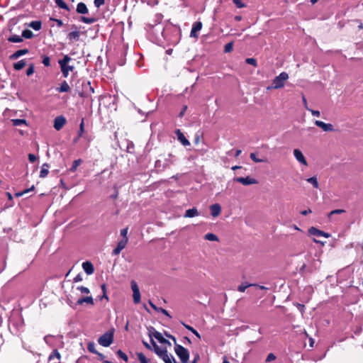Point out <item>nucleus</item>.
<instances>
[{"label":"nucleus","mask_w":363,"mask_h":363,"mask_svg":"<svg viewBox=\"0 0 363 363\" xmlns=\"http://www.w3.org/2000/svg\"><path fill=\"white\" fill-rule=\"evenodd\" d=\"M308 234L310 235H313L315 237H321L323 236L325 238H329L330 235L327 233H325L324 231H322L315 227H311L308 229Z\"/></svg>","instance_id":"nucleus-8"},{"label":"nucleus","mask_w":363,"mask_h":363,"mask_svg":"<svg viewBox=\"0 0 363 363\" xmlns=\"http://www.w3.org/2000/svg\"><path fill=\"white\" fill-rule=\"evenodd\" d=\"M294 155L296 160L298 162H300L301 164H302L305 166L308 165V162H307L304 155H303L302 152L300 150H298V149L294 150Z\"/></svg>","instance_id":"nucleus-11"},{"label":"nucleus","mask_w":363,"mask_h":363,"mask_svg":"<svg viewBox=\"0 0 363 363\" xmlns=\"http://www.w3.org/2000/svg\"><path fill=\"white\" fill-rule=\"evenodd\" d=\"M60 92H67L70 90V87L66 81H64L60 87L57 89Z\"/></svg>","instance_id":"nucleus-27"},{"label":"nucleus","mask_w":363,"mask_h":363,"mask_svg":"<svg viewBox=\"0 0 363 363\" xmlns=\"http://www.w3.org/2000/svg\"><path fill=\"white\" fill-rule=\"evenodd\" d=\"M128 239H122L121 241H119L117 244L116 247L113 250L112 255H119L120 252H121V250H123L125 247V246L128 243Z\"/></svg>","instance_id":"nucleus-10"},{"label":"nucleus","mask_w":363,"mask_h":363,"mask_svg":"<svg viewBox=\"0 0 363 363\" xmlns=\"http://www.w3.org/2000/svg\"><path fill=\"white\" fill-rule=\"evenodd\" d=\"M55 2L60 9H65L67 11H70V9L63 0H55Z\"/></svg>","instance_id":"nucleus-29"},{"label":"nucleus","mask_w":363,"mask_h":363,"mask_svg":"<svg viewBox=\"0 0 363 363\" xmlns=\"http://www.w3.org/2000/svg\"><path fill=\"white\" fill-rule=\"evenodd\" d=\"M252 286V284H247V283H242V284H240L238 288V290L240 292H244L245 291V289L247 288H248L249 286Z\"/></svg>","instance_id":"nucleus-43"},{"label":"nucleus","mask_w":363,"mask_h":363,"mask_svg":"<svg viewBox=\"0 0 363 363\" xmlns=\"http://www.w3.org/2000/svg\"><path fill=\"white\" fill-rule=\"evenodd\" d=\"M187 109V106H184L180 113H179V117L182 118L184 116L185 111Z\"/></svg>","instance_id":"nucleus-59"},{"label":"nucleus","mask_w":363,"mask_h":363,"mask_svg":"<svg viewBox=\"0 0 363 363\" xmlns=\"http://www.w3.org/2000/svg\"><path fill=\"white\" fill-rule=\"evenodd\" d=\"M149 304L156 311H158L160 309V308L157 307L151 301H149Z\"/></svg>","instance_id":"nucleus-64"},{"label":"nucleus","mask_w":363,"mask_h":363,"mask_svg":"<svg viewBox=\"0 0 363 363\" xmlns=\"http://www.w3.org/2000/svg\"><path fill=\"white\" fill-rule=\"evenodd\" d=\"M131 289L133 290V293L140 291L138 286L135 281H131Z\"/></svg>","instance_id":"nucleus-48"},{"label":"nucleus","mask_w":363,"mask_h":363,"mask_svg":"<svg viewBox=\"0 0 363 363\" xmlns=\"http://www.w3.org/2000/svg\"><path fill=\"white\" fill-rule=\"evenodd\" d=\"M128 228H123L121 230V235L123 236V239H128Z\"/></svg>","instance_id":"nucleus-55"},{"label":"nucleus","mask_w":363,"mask_h":363,"mask_svg":"<svg viewBox=\"0 0 363 363\" xmlns=\"http://www.w3.org/2000/svg\"><path fill=\"white\" fill-rule=\"evenodd\" d=\"M33 72H34V66H33V65H30L26 70V74L28 76H30L33 74Z\"/></svg>","instance_id":"nucleus-53"},{"label":"nucleus","mask_w":363,"mask_h":363,"mask_svg":"<svg viewBox=\"0 0 363 363\" xmlns=\"http://www.w3.org/2000/svg\"><path fill=\"white\" fill-rule=\"evenodd\" d=\"M67 38L70 41H74V40L77 41V40H78L79 38V32L78 30H74V31L70 32L67 35Z\"/></svg>","instance_id":"nucleus-25"},{"label":"nucleus","mask_w":363,"mask_h":363,"mask_svg":"<svg viewBox=\"0 0 363 363\" xmlns=\"http://www.w3.org/2000/svg\"><path fill=\"white\" fill-rule=\"evenodd\" d=\"M28 160L30 162H35L37 160V157L33 154H29L28 155Z\"/></svg>","instance_id":"nucleus-58"},{"label":"nucleus","mask_w":363,"mask_h":363,"mask_svg":"<svg viewBox=\"0 0 363 363\" xmlns=\"http://www.w3.org/2000/svg\"><path fill=\"white\" fill-rule=\"evenodd\" d=\"M51 20L55 21L56 22L57 26L58 27H62V25H63V22H62V21H61V20H60V19H54V18H51Z\"/></svg>","instance_id":"nucleus-62"},{"label":"nucleus","mask_w":363,"mask_h":363,"mask_svg":"<svg viewBox=\"0 0 363 363\" xmlns=\"http://www.w3.org/2000/svg\"><path fill=\"white\" fill-rule=\"evenodd\" d=\"M113 341V332L108 331L103 334L99 339L98 342L103 347L110 346Z\"/></svg>","instance_id":"nucleus-5"},{"label":"nucleus","mask_w":363,"mask_h":363,"mask_svg":"<svg viewBox=\"0 0 363 363\" xmlns=\"http://www.w3.org/2000/svg\"><path fill=\"white\" fill-rule=\"evenodd\" d=\"M154 336L160 343L170 345V342L167 339H165L160 333L156 332Z\"/></svg>","instance_id":"nucleus-31"},{"label":"nucleus","mask_w":363,"mask_h":363,"mask_svg":"<svg viewBox=\"0 0 363 363\" xmlns=\"http://www.w3.org/2000/svg\"><path fill=\"white\" fill-rule=\"evenodd\" d=\"M66 121V118L62 116L56 117L54 120L53 125L55 129L57 130H61L62 127L65 125Z\"/></svg>","instance_id":"nucleus-9"},{"label":"nucleus","mask_w":363,"mask_h":363,"mask_svg":"<svg viewBox=\"0 0 363 363\" xmlns=\"http://www.w3.org/2000/svg\"><path fill=\"white\" fill-rule=\"evenodd\" d=\"M250 159H251L253 162H256V163L265 162H267V159H263V158H261V159H260V158L257 157V156H256V153H255V152H252V153H250Z\"/></svg>","instance_id":"nucleus-34"},{"label":"nucleus","mask_w":363,"mask_h":363,"mask_svg":"<svg viewBox=\"0 0 363 363\" xmlns=\"http://www.w3.org/2000/svg\"><path fill=\"white\" fill-rule=\"evenodd\" d=\"M26 62L24 60H21L13 64V68L16 70H21L26 66Z\"/></svg>","instance_id":"nucleus-33"},{"label":"nucleus","mask_w":363,"mask_h":363,"mask_svg":"<svg viewBox=\"0 0 363 363\" xmlns=\"http://www.w3.org/2000/svg\"><path fill=\"white\" fill-rule=\"evenodd\" d=\"M210 211L211 216L215 218L220 215L221 207L218 203H215L210 206Z\"/></svg>","instance_id":"nucleus-18"},{"label":"nucleus","mask_w":363,"mask_h":363,"mask_svg":"<svg viewBox=\"0 0 363 363\" xmlns=\"http://www.w3.org/2000/svg\"><path fill=\"white\" fill-rule=\"evenodd\" d=\"M77 290L79 291L82 294H88L90 293V290L85 286H77Z\"/></svg>","instance_id":"nucleus-41"},{"label":"nucleus","mask_w":363,"mask_h":363,"mask_svg":"<svg viewBox=\"0 0 363 363\" xmlns=\"http://www.w3.org/2000/svg\"><path fill=\"white\" fill-rule=\"evenodd\" d=\"M315 125H317L318 127L322 128L323 130L325 131V132H330V131L334 130L333 125L331 123H325L323 121L316 120L315 121Z\"/></svg>","instance_id":"nucleus-12"},{"label":"nucleus","mask_w":363,"mask_h":363,"mask_svg":"<svg viewBox=\"0 0 363 363\" xmlns=\"http://www.w3.org/2000/svg\"><path fill=\"white\" fill-rule=\"evenodd\" d=\"M245 62H246L247 64L252 65L254 67H257V60L255 58H252V57L247 58L245 60Z\"/></svg>","instance_id":"nucleus-46"},{"label":"nucleus","mask_w":363,"mask_h":363,"mask_svg":"<svg viewBox=\"0 0 363 363\" xmlns=\"http://www.w3.org/2000/svg\"><path fill=\"white\" fill-rule=\"evenodd\" d=\"M82 268L84 271L88 275H91L94 272V268L91 262L86 261L82 263Z\"/></svg>","instance_id":"nucleus-16"},{"label":"nucleus","mask_w":363,"mask_h":363,"mask_svg":"<svg viewBox=\"0 0 363 363\" xmlns=\"http://www.w3.org/2000/svg\"><path fill=\"white\" fill-rule=\"evenodd\" d=\"M82 163V160L81 159L76 160L73 162L72 167L69 168V171L71 172H74L77 167Z\"/></svg>","instance_id":"nucleus-32"},{"label":"nucleus","mask_w":363,"mask_h":363,"mask_svg":"<svg viewBox=\"0 0 363 363\" xmlns=\"http://www.w3.org/2000/svg\"><path fill=\"white\" fill-rule=\"evenodd\" d=\"M24 325V320L19 314L13 315L9 320V328L11 332L15 335H18L21 332Z\"/></svg>","instance_id":"nucleus-1"},{"label":"nucleus","mask_w":363,"mask_h":363,"mask_svg":"<svg viewBox=\"0 0 363 363\" xmlns=\"http://www.w3.org/2000/svg\"><path fill=\"white\" fill-rule=\"evenodd\" d=\"M76 11L79 14H86L89 13L86 5L83 2H79L77 4Z\"/></svg>","instance_id":"nucleus-19"},{"label":"nucleus","mask_w":363,"mask_h":363,"mask_svg":"<svg viewBox=\"0 0 363 363\" xmlns=\"http://www.w3.org/2000/svg\"><path fill=\"white\" fill-rule=\"evenodd\" d=\"M345 212V210H342V209H336V210H333L332 211L328 216L330 217L332 215H334V214H340V213H342Z\"/></svg>","instance_id":"nucleus-54"},{"label":"nucleus","mask_w":363,"mask_h":363,"mask_svg":"<svg viewBox=\"0 0 363 363\" xmlns=\"http://www.w3.org/2000/svg\"><path fill=\"white\" fill-rule=\"evenodd\" d=\"M29 26L35 30H39L41 28L42 23L40 21H33L30 23Z\"/></svg>","instance_id":"nucleus-30"},{"label":"nucleus","mask_w":363,"mask_h":363,"mask_svg":"<svg viewBox=\"0 0 363 363\" xmlns=\"http://www.w3.org/2000/svg\"><path fill=\"white\" fill-rule=\"evenodd\" d=\"M234 181L237 182L238 183L242 184L244 186H248L252 184H256L258 183L257 180L250 177H235L234 178Z\"/></svg>","instance_id":"nucleus-6"},{"label":"nucleus","mask_w":363,"mask_h":363,"mask_svg":"<svg viewBox=\"0 0 363 363\" xmlns=\"http://www.w3.org/2000/svg\"><path fill=\"white\" fill-rule=\"evenodd\" d=\"M175 160V157L172 154H169L168 157L165 158L164 161L163 162L162 169L169 168L171 165H172L174 163Z\"/></svg>","instance_id":"nucleus-15"},{"label":"nucleus","mask_w":363,"mask_h":363,"mask_svg":"<svg viewBox=\"0 0 363 363\" xmlns=\"http://www.w3.org/2000/svg\"><path fill=\"white\" fill-rule=\"evenodd\" d=\"M175 133L177 136V139L184 146L190 145L189 141L186 138L184 135L182 133V131L179 129L176 130Z\"/></svg>","instance_id":"nucleus-14"},{"label":"nucleus","mask_w":363,"mask_h":363,"mask_svg":"<svg viewBox=\"0 0 363 363\" xmlns=\"http://www.w3.org/2000/svg\"><path fill=\"white\" fill-rule=\"evenodd\" d=\"M71 60L72 58L67 55H65L62 59L58 60V64L64 77H67L69 72H72L74 69V66L69 65Z\"/></svg>","instance_id":"nucleus-2"},{"label":"nucleus","mask_w":363,"mask_h":363,"mask_svg":"<svg viewBox=\"0 0 363 363\" xmlns=\"http://www.w3.org/2000/svg\"><path fill=\"white\" fill-rule=\"evenodd\" d=\"M133 302L135 303H139L140 302V291H138V292H133Z\"/></svg>","instance_id":"nucleus-39"},{"label":"nucleus","mask_w":363,"mask_h":363,"mask_svg":"<svg viewBox=\"0 0 363 363\" xmlns=\"http://www.w3.org/2000/svg\"><path fill=\"white\" fill-rule=\"evenodd\" d=\"M105 3V0H94V4L96 8L101 7Z\"/></svg>","instance_id":"nucleus-50"},{"label":"nucleus","mask_w":363,"mask_h":363,"mask_svg":"<svg viewBox=\"0 0 363 363\" xmlns=\"http://www.w3.org/2000/svg\"><path fill=\"white\" fill-rule=\"evenodd\" d=\"M199 215L198 210L196 208H192L186 211L184 217L185 218H193Z\"/></svg>","instance_id":"nucleus-22"},{"label":"nucleus","mask_w":363,"mask_h":363,"mask_svg":"<svg viewBox=\"0 0 363 363\" xmlns=\"http://www.w3.org/2000/svg\"><path fill=\"white\" fill-rule=\"evenodd\" d=\"M84 119L82 120V122L79 125V132H78V135H79V137H82L84 132Z\"/></svg>","instance_id":"nucleus-47"},{"label":"nucleus","mask_w":363,"mask_h":363,"mask_svg":"<svg viewBox=\"0 0 363 363\" xmlns=\"http://www.w3.org/2000/svg\"><path fill=\"white\" fill-rule=\"evenodd\" d=\"M202 23L201 21L194 22L192 25L191 30L190 33V37L198 38V32L202 28Z\"/></svg>","instance_id":"nucleus-7"},{"label":"nucleus","mask_w":363,"mask_h":363,"mask_svg":"<svg viewBox=\"0 0 363 363\" xmlns=\"http://www.w3.org/2000/svg\"><path fill=\"white\" fill-rule=\"evenodd\" d=\"M84 303H86L87 304L93 305L94 299H93L92 296H90L83 297V298H79L77 301V305H82Z\"/></svg>","instance_id":"nucleus-21"},{"label":"nucleus","mask_w":363,"mask_h":363,"mask_svg":"<svg viewBox=\"0 0 363 363\" xmlns=\"http://www.w3.org/2000/svg\"><path fill=\"white\" fill-rule=\"evenodd\" d=\"M60 354L58 352V351L56 350H53L48 357V361L50 363H52L54 362H60Z\"/></svg>","instance_id":"nucleus-20"},{"label":"nucleus","mask_w":363,"mask_h":363,"mask_svg":"<svg viewBox=\"0 0 363 363\" xmlns=\"http://www.w3.org/2000/svg\"><path fill=\"white\" fill-rule=\"evenodd\" d=\"M157 312H161L164 315L168 316L169 318H171V315H169V312L166 309H164L162 308H160V309L158 310Z\"/></svg>","instance_id":"nucleus-57"},{"label":"nucleus","mask_w":363,"mask_h":363,"mask_svg":"<svg viewBox=\"0 0 363 363\" xmlns=\"http://www.w3.org/2000/svg\"><path fill=\"white\" fill-rule=\"evenodd\" d=\"M233 43L230 42V43H227L225 45L224 52H230L233 50Z\"/></svg>","instance_id":"nucleus-42"},{"label":"nucleus","mask_w":363,"mask_h":363,"mask_svg":"<svg viewBox=\"0 0 363 363\" xmlns=\"http://www.w3.org/2000/svg\"><path fill=\"white\" fill-rule=\"evenodd\" d=\"M162 164H163V162L158 160L155 162V167L159 169H162Z\"/></svg>","instance_id":"nucleus-56"},{"label":"nucleus","mask_w":363,"mask_h":363,"mask_svg":"<svg viewBox=\"0 0 363 363\" xmlns=\"http://www.w3.org/2000/svg\"><path fill=\"white\" fill-rule=\"evenodd\" d=\"M151 343L153 347L154 352L160 357H163L164 354L167 352V350L166 348H161L160 347L157 343L153 340L152 338L150 339Z\"/></svg>","instance_id":"nucleus-13"},{"label":"nucleus","mask_w":363,"mask_h":363,"mask_svg":"<svg viewBox=\"0 0 363 363\" xmlns=\"http://www.w3.org/2000/svg\"><path fill=\"white\" fill-rule=\"evenodd\" d=\"M11 122L13 126L28 125L27 121L25 119H11Z\"/></svg>","instance_id":"nucleus-28"},{"label":"nucleus","mask_w":363,"mask_h":363,"mask_svg":"<svg viewBox=\"0 0 363 363\" xmlns=\"http://www.w3.org/2000/svg\"><path fill=\"white\" fill-rule=\"evenodd\" d=\"M23 38L30 39L33 37V33L31 30L26 29L22 32Z\"/></svg>","instance_id":"nucleus-36"},{"label":"nucleus","mask_w":363,"mask_h":363,"mask_svg":"<svg viewBox=\"0 0 363 363\" xmlns=\"http://www.w3.org/2000/svg\"><path fill=\"white\" fill-rule=\"evenodd\" d=\"M28 52H29V50L26 48L18 50L16 51L14 53H13L12 55H11L9 56V59L14 60L19 58L22 55L28 54Z\"/></svg>","instance_id":"nucleus-17"},{"label":"nucleus","mask_w":363,"mask_h":363,"mask_svg":"<svg viewBox=\"0 0 363 363\" xmlns=\"http://www.w3.org/2000/svg\"><path fill=\"white\" fill-rule=\"evenodd\" d=\"M80 21L86 24H92L96 21V18L94 17L81 16Z\"/></svg>","instance_id":"nucleus-26"},{"label":"nucleus","mask_w":363,"mask_h":363,"mask_svg":"<svg viewBox=\"0 0 363 363\" xmlns=\"http://www.w3.org/2000/svg\"><path fill=\"white\" fill-rule=\"evenodd\" d=\"M48 168H49V165L47 163H45L42 165L41 170L40 172V175H39L40 178H45L47 177V175L48 174V172H49Z\"/></svg>","instance_id":"nucleus-24"},{"label":"nucleus","mask_w":363,"mask_h":363,"mask_svg":"<svg viewBox=\"0 0 363 363\" xmlns=\"http://www.w3.org/2000/svg\"><path fill=\"white\" fill-rule=\"evenodd\" d=\"M138 358L140 363H148V360L143 353H138Z\"/></svg>","instance_id":"nucleus-44"},{"label":"nucleus","mask_w":363,"mask_h":363,"mask_svg":"<svg viewBox=\"0 0 363 363\" xmlns=\"http://www.w3.org/2000/svg\"><path fill=\"white\" fill-rule=\"evenodd\" d=\"M43 64L46 66V67H49L50 65V59L49 57L48 56H45L43 57Z\"/></svg>","instance_id":"nucleus-52"},{"label":"nucleus","mask_w":363,"mask_h":363,"mask_svg":"<svg viewBox=\"0 0 363 363\" xmlns=\"http://www.w3.org/2000/svg\"><path fill=\"white\" fill-rule=\"evenodd\" d=\"M233 3L239 9L245 7V4L242 3V0H233Z\"/></svg>","instance_id":"nucleus-51"},{"label":"nucleus","mask_w":363,"mask_h":363,"mask_svg":"<svg viewBox=\"0 0 363 363\" xmlns=\"http://www.w3.org/2000/svg\"><path fill=\"white\" fill-rule=\"evenodd\" d=\"M199 354L196 353L191 363H197L198 361L199 360Z\"/></svg>","instance_id":"nucleus-63"},{"label":"nucleus","mask_w":363,"mask_h":363,"mask_svg":"<svg viewBox=\"0 0 363 363\" xmlns=\"http://www.w3.org/2000/svg\"><path fill=\"white\" fill-rule=\"evenodd\" d=\"M116 354H117L118 357L123 359L125 362L128 361V356L123 352H122L121 350H118Z\"/></svg>","instance_id":"nucleus-45"},{"label":"nucleus","mask_w":363,"mask_h":363,"mask_svg":"<svg viewBox=\"0 0 363 363\" xmlns=\"http://www.w3.org/2000/svg\"><path fill=\"white\" fill-rule=\"evenodd\" d=\"M204 238L209 241H218V238L213 233H207L205 235Z\"/></svg>","instance_id":"nucleus-37"},{"label":"nucleus","mask_w":363,"mask_h":363,"mask_svg":"<svg viewBox=\"0 0 363 363\" xmlns=\"http://www.w3.org/2000/svg\"><path fill=\"white\" fill-rule=\"evenodd\" d=\"M7 40L10 43H21L23 42V37H22V35H10L8 38H7Z\"/></svg>","instance_id":"nucleus-23"},{"label":"nucleus","mask_w":363,"mask_h":363,"mask_svg":"<svg viewBox=\"0 0 363 363\" xmlns=\"http://www.w3.org/2000/svg\"><path fill=\"white\" fill-rule=\"evenodd\" d=\"M174 352L179 358L181 363H188L189 359V352L187 349L183 346L175 343Z\"/></svg>","instance_id":"nucleus-3"},{"label":"nucleus","mask_w":363,"mask_h":363,"mask_svg":"<svg viewBox=\"0 0 363 363\" xmlns=\"http://www.w3.org/2000/svg\"><path fill=\"white\" fill-rule=\"evenodd\" d=\"M276 359V356L273 353H269L267 358H266V362H270Z\"/></svg>","instance_id":"nucleus-49"},{"label":"nucleus","mask_w":363,"mask_h":363,"mask_svg":"<svg viewBox=\"0 0 363 363\" xmlns=\"http://www.w3.org/2000/svg\"><path fill=\"white\" fill-rule=\"evenodd\" d=\"M288 79L289 74L285 72H282L273 79L272 88L277 89L282 88Z\"/></svg>","instance_id":"nucleus-4"},{"label":"nucleus","mask_w":363,"mask_h":363,"mask_svg":"<svg viewBox=\"0 0 363 363\" xmlns=\"http://www.w3.org/2000/svg\"><path fill=\"white\" fill-rule=\"evenodd\" d=\"M308 111H311V113H312L313 116H316V117H319L320 116V113L319 111H315V110H312L311 108Z\"/></svg>","instance_id":"nucleus-61"},{"label":"nucleus","mask_w":363,"mask_h":363,"mask_svg":"<svg viewBox=\"0 0 363 363\" xmlns=\"http://www.w3.org/2000/svg\"><path fill=\"white\" fill-rule=\"evenodd\" d=\"M95 347H96V346H95L94 342H89V343L88 344V345H87V349H88V350H89L90 352H91V353H93V354H99V352L96 350Z\"/></svg>","instance_id":"nucleus-38"},{"label":"nucleus","mask_w":363,"mask_h":363,"mask_svg":"<svg viewBox=\"0 0 363 363\" xmlns=\"http://www.w3.org/2000/svg\"><path fill=\"white\" fill-rule=\"evenodd\" d=\"M33 190H34V186H32L30 188L25 189V190L22 191H19V192L16 193L15 196L16 197H20V196L24 195L25 194H26V193H28V192H29L30 191H33Z\"/></svg>","instance_id":"nucleus-40"},{"label":"nucleus","mask_w":363,"mask_h":363,"mask_svg":"<svg viewBox=\"0 0 363 363\" xmlns=\"http://www.w3.org/2000/svg\"><path fill=\"white\" fill-rule=\"evenodd\" d=\"M306 181L311 184L313 186L315 189H318L319 187V184L318 182V179L315 177H312L306 179Z\"/></svg>","instance_id":"nucleus-35"},{"label":"nucleus","mask_w":363,"mask_h":363,"mask_svg":"<svg viewBox=\"0 0 363 363\" xmlns=\"http://www.w3.org/2000/svg\"><path fill=\"white\" fill-rule=\"evenodd\" d=\"M82 276L79 274L74 278V282H79L82 281Z\"/></svg>","instance_id":"nucleus-60"}]
</instances>
